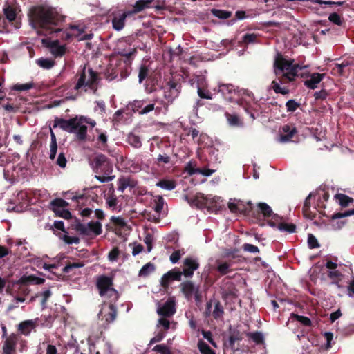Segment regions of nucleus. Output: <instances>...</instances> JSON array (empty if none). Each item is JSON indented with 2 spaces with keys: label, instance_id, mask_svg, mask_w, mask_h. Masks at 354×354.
Here are the masks:
<instances>
[{
  "label": "nucleus",
  "instance_id": "nucleus-1",
  "mask_svg": "<svg viewBox=\"0 0 354 354\" xmlns=\"http://www.w3.org/2000/svg\"><path fill=\"white\" fill-rule=\"evenodd\" d=\"M30 23L32 26L38 29V34L50 35L53 32H62L60 36L62 39L77 37L84 32L83 27L71 26L68 29L63 31L55 26L62 20V17L55 8L47 6H38L30 11Z\"/></svg>",
  "mask_w": 354,
  "mask_h": 354
},
{
  "label": "nucleus",
  "instance_id": "nucleus-2",
  "mask_svg": "<svg viewBox=\"0 0 354 354\" xmlns=\"http://www.w3.org/2000/svg\"><path fill=\"white\" fill-rule=\"evenodd\" d=\"M308 67L307 65L294 64L292 59H287L281 54H277L274 62V73L277 79L271 82V88L276 93L288 94L289 89L284 84L294 81L299 75V70Z\"/></svg>",
  "mask_w": 354,
  "mask_h": 354
},
{
  "label": "nucleus",
  "instance_id": "nucleus-3",
  "mask_svg": "<svg viewBox=\"0 0 354 354\" xmlns=\"http://www.w3.org/2000/svg\"><path fill=\"white\" fill-rule=\"evenodd\" d=\"M86 124H89L93 128L96 122L90 118L77 116L69 120L56 119L53 127H59L67 132L75 133L78 139L84 140L87 132Z\"/></svg>",
  "mask_w": 354,
  "mask_h": 354
},
{
  "label": "nucleus",
  "instance_id": "nucleus-4",
  "mask_svg": "<svg viewBox=\"0 0 354 354\" xmlns=\"http://www.w3.org/2000/svg\"><path fill=\"white\" fill-rule=\"evenodd\" d=\"M218 92L229 101H236L239 104L243 106L245 111H248V107L254 101L253 95L245 90H237L231 84H219Z\"/></svg>",
  "mask_w": 354,
  "mask_h": 354
},
{
  "label": "nucleus",
  "instance_id": "nucleus-5",
  "mask_svg": "<svg viewBox=\"0 0 354 354\" xmlns=\"http://www.w3.org/2000/svg\"><path fill=\"white\" fill-rule=\"evenodd\" d=\"M99 74L90 67L84 66L80 73L79 78L74 89L95 93L100 83Z\"/></svg>",
  "mask_w": 354,
  "mask_h": 354
},
{
  "label": "nucleus",
  "instance_id": "nucleus-6",
  "mask_svg": "<svg viewBox=\"0 0 354 354\" xmlns=\"http://www.w3.org/2000/svg\"><path fill=\"white\" fill-rule=\"evenodd\" d=\"M97 288L100 290V294L104 298L107 304H113L116 302L119 297L118 292L112 287V280L111 278L105 276L100 277L97 280Z\"/></svg>",
  "mask_w": 354,
  "mask_h": 354
},
{
  "label": "nucleus",
  "instance_id": "nucleus-7",
  "mask_svg": "<svg viewBox=\"0 0 354 354\" xmlns=\"http://www.w3.org/2000/svg\"><path fill=\"white\" fill-rule=\"evenodd\" d=\"M92 167L96 173L110 174L113 167L106 156L102 154L97 155L93 160Z\"/></svg>",
  "mask_w": 354,
  "mask_h": 354
},
{
  "label": "nucleus",
  "instance_id": "nucleus-8",
  "mask_svg": "<svg viewBox=\"0 0 354 354\" xmlns=\"http://www.w3.org/2000/svg\"><path fill=\"white\" fill-rule=\"evenodd\" d=\"M77 230L83 235L93 237L102 233V225L98 221H91L78 225Z\"/></svg>",
  "mask_w": 354,
  "mask_h": 354
},
{
  "label": "nucleus",
  "instance_id": "nucleus-9",
  "mask_svg": "<svg viewBox=\"0 0 354 354\" xmlns=\"http://www.w3.org/2000/svg\"><path fill=\"white\" fill-rule=\"evenodd\" d=\"M116 314L117 311L115 305L113 304H107L104 301L98 314V317L106 323H110L115 319Z\"/></svg>",
  "mask_w": 354,
  "mask_h": 354
},
{
  "label": "nucleus",
  "instance_id": "nucleus-10",
  "mask_svg": "<svg viewBox=\"0 0 354 354\" xmlns=\"http://www.w3.org/2000/svg\"><path fill=\"white\" fill-rule=\"evenodd\" d=\"M180 290L184 294L185 297L190 299L194 297L196 301L200 300L199 286L194 285L192 281H187L181 283Z\"/></svg>",
  "mask_w": 354,
  "mask_h": 354
},
{
  "label": "nucleus",
  "instance_id": "nucleus-11",
  "mask_svg": "<svg viewBox=\"0 0 354 354\" xmlns=\"http://www.w3.org/2000/svg\"><path fill=\"white\" fill-rule=\"evenodd\" d=\"M180 85L177 83L169 81L164 87V97L169 102H172L180 93Z\"/></svg>",
  "mask_w": 354,
  "mask_h": 354
},
{
  "label": "nucleus",
  "instance_id": "nucleus-12",
  "mask_svg": "<svg viewBox=\"0 0 354 354\" xmlns=\"http://www.w3.org/2000/svg\"><path fill=\"white\" fill-rule=\"evenodd\" d=\"M175 301L169 298L163 304H158L157 313L162 317H171L176 313Z\"/></svg>",
  "mask_w": 354,
  "mask_h": 354
},
{
  "label": "nucleus",
  "instance_id": "nucleus-13",
  "mask_svg": "<svg viewBox=\"0 0 354 354\" xmlns=\"http://www.w3.org/2000/svg\"><path fill=\"white\" fill-rule=\"evenodd\" d=\"M42 43L50 49V53L55 57H62L66 53V46L64 45H61L58 40L49 41L47 39H42Z\"/></svg>",
  "mask_w": 354,
  "mask_h": 354
},
{
  "label": "nucleus",
  "instance_id": "nucleus-14",
  "mask_svg": "<svg viewBox=\"0 0 354 354\" xmlns=\"http://www.w3.org/2000/svg\"><path fill=\"white\" fill-rule=\"evenodd\" d=\"M18 342V337L15 334H11L6 337L2 347V354H17L16 346Z\"/></svg>",
  "mask_w": 354,
  "mask_h": 354
},
{
  "label": "nucleus",
  "instance_id": "nucleus-15",
  "mask_svg": "<svg viewBox=\"0 0 354 354\" xmlns=\"http://www.w3.org/2000/svg\"><path fill=\"white\" fill-rule=\"evenodd\" d=\"M183 264L184 268L182 273L185 277H192L194 272L199 267L198 261L192 257L186 258L183 261Z\"/></svg>",
  "mask_w": 354,
  "mask_h": 354
},
{
  "label": "nucleus",
  "instance_id": "nucleus-16",
  "mask_svg": "<svg viewBox=\"0 0 354 354\" xmlns=\"http://www.w3.org/2000/svg\"><path fill=\"white\" fill-rule=\"evenodd\" d=\"M182 274V272L177 268L167 272L161 278V286L164 288H166L172 281H180Z\"/></svg>",
  "mask_w": 354,
  "mask_h": 354
},
{
  "label": "nucleus",
  "instance_id": "nucleus-17",
  "mask_svg": "<svg viewBox=\"0 0 354 354\" xmlns=\"http://www.w3.org/2000/svg\"><path fill=\"white\" fill-rule=\"evenodd\" d=\"M207 84L204 77H198L197 80V93L198 96L203 99L212 100L213 94L207 89Z\"/></svg>",
  "mask_w": 354,
  "mask_h": 354
},
{
  "label": "nucleus",
  "instance_id": "nucleus-18",
  "mask_svg": "<svg viewBox=\"0 0 354 354\" xmlns=\"http://www.w3.org/2000/svg\"><path fill=\"white\" fill-rule=\"evenodd\" d=\"M296 133V129L294 127L289 125H284L281 131L278 138V141L280 142H289Z\"/></svg>",
  "mask_w": 354,
  "mask_h": 354
},
{
  "label": "nucleus",
  "instance_id": "nucleus-19",
  "mask_svg": "<svg viewBox=\"0 0 354 354\" xmlns=\"http://www.w3.org/2000/svg\"><path fill=\"white\" fill-rule=\"evenodd\" d=\"M129 15H131V12H124L118 15H115L112 19L113 28L115 30H121L124 26L125 19Z\"/></svg>",
  "mask_w": 354,
  "mask_h": 354
},
{
  "label": "nucleus",
  "instance_id": "nucleus-20",
  "mask_svg": "<svg viewBox=\"0 0 354 354\" xmlns=\"http://www.w3.org/2000/svg\"><path fill=\"white\" fill-rule=\"evenodd\" d=\"M324 74L315 73L310 75L309 79L304 81V85L308 88L315 89L317 88L318 84L323 80Z\"/></svg>",
  "mask_w": 354,
  "mask_h": 354
},
{
  "label": "nucleus",
  "instance_id": "nucleus-21",
  "mask_svg": "<svg viewBox=\"0 0 354 354\" xmlns=\"http://www.w3.org/2000/svg\"><path fill=\"white\" fill-rule=\"evenodd\" d=\"M35 328V322L26 320L21 322L18 326L19 331L24 335H28L31 330Z\"/></svg>",
  "mask_w": 354,
  "mask_h": 354
},
{
  "label": "nucleus",
  "instance_id": "nucleus-22",
  "mask_svg": "<svg viewBox=\"0 0 354 354\" xmlns=\"http://www.w3.org/2000/svg\"><path fill=\"white\" fill-rule=\"evenodd\" d=\"M3 13L6 19L10 21H13L16 18V10L13 6L10 4H6L3 6Z\"/></svg>",
  "mask_w": 354,
  "mask_h": 354
},
{
  "label": "nucleus",
  "instance_id": "nucleus-23",
  "mask_svg": "<svg viewBox=\"0 0 354 354\" xmlns=\"http://www.w3.org/2000/svg\"><path fill=\"white\" fill-rule=\"evenodd\" d=\"M156 266L152 263H147L144 265L138 272V277H147L154 272Z\"/></svg>",
  "mask_w": 354,
  "mask_h": 354
},
{
  "label": "nucleus",
  "instance_id": "nucleus-24",
  "mask_svg": "<svg viewBox=\"0 0 354 354\" xmlns=\"http://www.w3.org/2000/svg\"><path fill=\"white\" fill-rule=\"evenodd\" d=\"M243 206L242 201L239 200L231 199L228 203V208L233 213L243 212Z\"/></svg>",
  "mask_w": 354,
  "mask_h": 354
},
{
  "label": "nucleus",
  "instance_id": "nucleus-25",
  "mask_svg": "<svg viewBox=\"0 0 354 354\" xmlns=\"http://www.w3.org/2000/svg\"><path fill=\"white\" fill-rule=\"evenodd\" d=\"M225 116L230 126L241 127L243 125L242 121L236 114H230L226 112Z\"/></svg>",
  "mask_w": 354,
  "mask_h": 354
},
{
  "label": "nucleus",
  "instance_id": "nucleus-26",
  "mask_svg": "<svg viewBox=\"0 0 354 354\" xmlns=\"http://www.w3.org/2000/svg\"><path fill=\"white\" fill-rule=\"evenodd\" d=\"M152 0H139L133 6V10L129 11L131 15L139 12L149 6Z\"/></svg>",
  "mask_w": 354,
  "mask_h": 354
},
{
  "label": "nucleus",
  "instance_id": "nucleus-27",
  "mask_svg": "<svg viewBox=\"0 0 354 354\" xmlns=\"http://www.w3.org/2000/svg\"><path fill=\"white\" fill-rule=\"evenodd\" d=\"M216 270L221 274H226L230 272V268L232 266L230 263L222 261L220 260L216 261Z\"/></svg>",
  "mask_w": 354,
  "mask_h": 354
},
{
  "label": "nucleus",
  "instance_id": "nucleus-28",
  "mask_svg": "<svg viewBox=\"0 0 354 354\" xmlns=\"http://www.w3.org/2000/svg\"><path fill=\"white\" fill-rule=\"evenodd\" d=\"M156 186L165 190H172L176 187V183L171 180H162L156 183Z\"/></svg>",
  "mask_w": 354,
  "mask_h": 354
},
{
  "label": "nucleus",
  "instance_id": "nucleus-29",
  "mask_svg": "<svg viewBox=\"0 0 354 354\" xmlns=\"http://www.w3.org/2000/svg\"><path fill=\"white\" fill-rule=\"evenodd\" d=\"M335 198L339 204L342 207H346L353 201V198L343 194H336Z\"/></svg>",
  "mask_w": 354,
  "mask_h": 354
},
{
  "label": "nucleus",
  "instance_id": "nucleus-30",
  "mask_svg": "<svg viewBox=\"0 0 354 354\" xmlns=\"http://www.w3.org/2000/svg\"><path fill=\"white\" fill-rule=\"evenodd\" d=\"M127 142L135 148H140L142 146V142L139 136L133 133L128 135Z\"/></svg>",
  "mask_w": 354,
  "mask_h": 354
},
{
  "label": "nucleus",
  "instance_id": "nucleus-31",
  "mask_svg": "<svg viewBox=\"0 0 354 354\" xmlns=\"http://www.w3.org/2000/svg\"><path fill=\"white\" fill-rule=\"evenodd\" d=\"M68 205V203L66 201L61 198L55 199L50 203L53 212L58 211L59 209L65 208Z\"/></svg>",
  "mask_w": 354,
  "mask_h": 354
},
{
  "label": "nucleus",
  "instance_id": "nucleus-32",
  "mask_svg": "<svg viewBox=\"0 0 354 354\" xmlns=\"http://www.w3.org/2000/svg\"><path fill=\"white\" fill-rule=\"evenodd\" d=\"M197 346L201 354H216L215 352L201 339L198 340Z\"/></svg>",
  "mask_w": 354,
  "mask_h": 354
},
{
  "label": "nucleus",
  "instance_id": "nucleus-33",
  "mask_svg": "<svg viewBox=\"0 0 354 354\" xmlns=\"http://www.w3.org/2000/svg\"><path fill=\"white\" fill-rule=\"evenodd\" d=\"M106 204L112 210L116 209L118 205L117 197L113 194L107 195L106 197Z\"/></svg>",
  "mask_w": 354,
  "mask_h": 354
},
{
  "label": "nucleus",
  "instance_id": "nucleus-34",
  "mask_svg": "<svg viewBox=\"0 0 354 354\" xmlns=\"http://www.w3.org/2000/svg\"><path fill=\"white\" fill-rule=\"evenodd\" d=\"M247 336L257 344H262L264 342V337L261 332L250 333Z\"/></svg>",
  "mask_w": 354,
  "mask_h": 354
},
{
  "label": "nucleus",
  "instance_id": "nucleus-35",
  "mask_svg": "<svg viewBox=\"0 0 354 354\" xmlns=\"http://www.w3.org/2000/svg\"><path fill=\"white\" fill-rule=\"evenodd\" d=\"M37 64L41 68L49 69L51 68L54 65L55 62L48 58H40L37 60Z\"/></svg>",
  "mask_w": 354,
  "mask_h": 354
},
{
  "label": "nucleus",
  "instance_id": "nucleus-36",
  "mask_svg": "<svg viewBox=\"0 0 354 354\" xmlns=\"http://www.w3.org/2000/svg\"><path fill=\"white\" fill-rule=\"evenodd\" d=\"M185 170L190 176L200 172V169L196 167V164L194 161H189L186 165Z\"/></svg>",
  "mask_w": 354,
  "mask_h": 354
},
{
  "label": "nucleus",
  "instance_id": "nucleus-37",
  "mask_svg": "<svg viewBox=\"0 0 354 354\" xmlns=\"http://www.w3.org/2000/svg\"><path fill=\"white\" fill-rule=\"evenodd\" d=\"M154 210L156 213L160 214L164 207V199L162 196H158L154 198Z\"/></svg>",
  "mask_w": 354,
  "mask_h": 354
},
{
  "label": "nucleus",
  "instance_id": "nucleus-38",
  "mask_svg": "<svg viewBox=\"0 0 354 354\" xmlns=\"http://www.w3.org/2000/svg\"><path fill=\"white\" fill-rule=\"evenodd\" d=\"M277 229L281 232L292 233L295 230V225L292 223H281L277 225Z\"/></svg>",
  "mask_w": 354,
  "mask_h": 354
},
{
  "label": "nucleus",
  "instance_id": "nucleus-39",
  "mask_svg": "<svg viewBox=\"0 0 354 354\" xmlns=\"http://www.w3.org/2000/svg\"><path fill=\"white\" fill-rule=\"evenodd\" d=\"M33 87L32 82H28L25 84H16L12 86V89L18 91H27Z\"/></svg>",
  "mask_w": 354,
  "mask_h": 354
},
{
  "label": "nucleus",
  "instance_id": "nucleus-40",
  "mask_svg": "<svg viewBox=\"0 0 354 354\" xmlns=\"http://www.w3.org/2000/svg\"><path fill=\"white\" fill-rule=\"evenodd\" d=\"M259 209L264 216L269 217L271 216L272 211L269 205L264 203H260L258 205Z\"/></svg>",
  "mask_w": 354,
  "mask_h": 354
},
{
  "label": "nucleus",
  "instance_id": "nucleus-41",
  "mask_svg": "<svg viewBox=\"0 0 354 354\" xmlns=\"http://www.w3.org/2000/svg\"><path fill=\"white\" fill-rule=\"evenodd\" d=\"M153 351L158 352L160 354H172L169 348L165 344H158L155 346Z\"/></svg>",
  "mask_w": 354,
  "mask_h": 354
},
{
  "label": "nucleus",
  "instance_id": "nucleus-42",
  "mask_svg": "<svg viewBox=\"0 0 354 354\" xmlns=\"http://www.w3.org/2000/svg\"><path fill=\"white\" fill-rule=\"evenodd\" d=\"M223 309L219 302H216L214 306L212 315L215 319H218L223 316Z\"/></svg>",
  "mask_w": 354,
  "mask_h": 354
},
{
  "label": "nucleus",
  "instance_id": "nucleus-43",
  "mask_svg": "<svg viewBox=\"0 0 354 354\" xmlns=\"http://www.w3.org/2000/svg\"><path fill=\"white\" fill-rule=\"evenodd\" d=\"M291 317L295 319L297 321L299 322L304 326H310L311 324L310 319L306 317L292 314Z\"/></svg>",
  "mask_w": 354,
  "mask_h": 354
},
{
  "label": "nucleus",
  "instance_id": "nucleus-44",
  "mask_svg": "<svg viewBox=\"0 0 354 354\" xmlns=\"http://www.w3.org/2000/svg\"><path fill=\"white\" fill-rule=\"evenodd\" d=\"M148 74H149L148 68L145 65H142L140 68L139 75H138L139 82L142 83V81L147 77Z\"/></svg>",
  "mask_w": 354,
  "mask_h": 354
},
{
  "label": "nucleus",
  "instance_id": "nucleus-45",
  "mask_svg": "<svg viewBox=\"0 0 354 354\" xmlns=\"http://www.w3.org/2000/svg\"><path fill=\"white\" fill-rule=\"evenodd\" d=\"M83 266H84V264L80 262H75V263H69V264L66 265L63 268V272H66V273H68L73 268H82Z\"/></svg>",
  "mask_w": 354,
  "mask_h": 354
},
{
  "label": "nucleus",
  "instance_id": "nucleus-46",
  "mask_svg": "<svg viewBox=\"0 0 354 354\" xmlns=\"http://www.w3.org/2000/svg\"><path fill=\"white\" fill-rule=\"evenodd\" d=\"M171 158L170 157L164 153V154H159L156 159V162L158 165H160L161 164H168L170 162Z\"/></svg>",
  "mask_w": 354,
  "mask_h": 354
},
{
  "label": "nucleus",
  "instance_id": "nucleus-47",
  "mask_svg": "<svg viewBox=\"0 0 354 354\" xmlns=\"http://www.w3.org/2000/svg\"><path fill=\"white\" fill-rule=\"evenodd\" d=\"M243 249L244 251L250 252V253H258L259 252V250L258 247L250 244V243H245L243 245Z\"/></svg>",
  "mask_w": 354,
  "mask_h": 354
},
{
  "label": "nucleus",
  "instance_id": "nucleus-48",
  "mask_svg": "<svg viewBox=\"0 0 354 354\" xmlns=\"http://www.w3.org/2000/svg\"><path fill=\"white\" fill-rule=\"evenodd\" d=\"M120 254V251L118 248H114L113 250L110 251L108 254V259L110 261H116L118 260V256Z\"/></svg>",
  "mask_w": 354,
  "mask_h": 354
},
{
  "label": "nucleus",
  "instance_id": "nucleus-49",
  "mask_svg": "<svg viewBox=\"0 0 354 354\" xmlns=\"http://www.w3.org/2000/svg\"><path fill=\"white\" fill-rule=\"evenodd\" d=\"M54 212L59 216L65 219H69L71 218V212L68 210L65 209V208L59 209L58 211H55Z\"/></svg>",
  "mask_w": 354,
  "mask_h": 354
},
{
  "label": "nucleus",
  "instance_id": "nucleus-50",
  "mask_svg": "<svg viewBox=\"0 0 354 354\" xmlns=\"http://www.w3.org/2000/svg\"><path fill=\"white\" fill-rule=\"evenodd\" d=\"M308 245L310 248H316L319 246L317 239L310 234L308 236Z\"/></svg>",
  "mask_w": 354,
  "mask_h": 354
},
{
  "label": "nucleus",
  "instance_id": "nucleus-51",
  "mask_svg": "<svg viewBox=\"0 0 354 354\" xmlns=\"http://www.w3.org/2000/svg\"><path fill=\"white\" fill-rule=\"evenodd\" d=\"M170 322L165 317H160L157 324V328L162 326L165 330H167L170 327Z\"/></svg>",
  "mask_w": 354,
  "mask_h": 354
},
{
  "label": "nucleus",
  "instance_id": "nucleus-52",
  "mask_svg": "<svg viewBox=\"0 0 354 354\" xmlns=\"http://www.w3.org/2000/svg\"><path fill=\"white\" fill-rule=\"evenodd\" d=\"M166 333L159 331L158 332L156 335L150 340L149 345L153 344L156 342H159L163 339V338L165 337Z\"/></svg>",
  "mask_w": 354,
  "mask_h": 354
},
{
  "label": "nucleus",
  "instance_id": "nucleus-53",
  "mask_svg": "<svg viewBox=\"0 0 354 354\" xmlns=\"http://www.w3.org/2000/svg\"><path fill=\"white\" fill-rule=\"evenodd\" d=\"M144 100L134 101L132 104V109L134 112H137L140 115V111L142 109L144 105Z\"/></svg>",
  "mask_w": 354,
  "mask_h": 354
},
{
  "label": "nucleus",
  "instance_id": "nucleus-54",
  "mask_svg": "<svg viewBox=\"0 0 354 354\" xmlns=\"http://www.w3.org/2000/svg\"><path fill=\"white\" fill-rule=\"evenodd\" d=\"M213 14L221 19H227L231 15V13L230 12L223 11L221 10H213Z\"/></svg>",
  "mask_w": 354,
  "mask_h": 354
},
{
  "label": "nucleus",
  "instance_id": "nucleus-55",
  "mask_svg": "<svg viewBox=\"0 0 354 354\" xmlns=\"http://www.w3.org/2000/svg\"><path fill=\"white\" fill-rule=\"evenodd\" d=\"M183 252H181L180 250H176L174 251L170 256L169 259L172 263H177L182 255L183 254Z\"/></svg>",
  "mask_w": 354,
  "mask_h": 354
},
{
  "label": "nucleus",
  "instance_id": "nucleus-56",
  "mask_svg": "<svg viewBox=\"0 0 354 354\" xmlns=\"http://www.w3.org/2000/svg\"><path fill=\"white\" fill-rule=\"evenodd\" d=\"M95 178L101 183H107L113 180L115 176H110V174H104L103 176H95Z\"/></svg>",
  "mask_w": 354,
  "mask_h": 354
},
{
  "label": "nucleus",
  "instance_id": "nucleus-57",
  "mask_svg": "<svg viewBox=\"0 0 354 354\" xmlns=\"http://www.w3.org/2000/svg\"><path fill=\"white\" fill-rule=\"evenodd\" d=\"M328 19L330 21L337 24V25H341L342 24V19L339 15L334 12L329 15Z\"/></svg>",
  "mask_w": 354,
  "mask_h": 354
},
{
  "label": "nucleus",
  "instance_id": "nucleus-58",
  "mask_svg": "<svg viewBox=\"0 0 354 354\" xmlns=\"http://www.w3.org/2000/svg\"><path fill=\"white\" fill-rule=\"evenodd\" d=\"M202 335L213 346L216 347V344L212 339V335L210 331H202Z\"/></svg>",
  "mask_w": 354,
  "mask_h": 354
},
{
  "label": "nucleus",
  "instance_id": "nucleus-59",
  "mask_svg": "<svg viewBox=\"0 0 354 354\" xmlns=\"http://www.w3.org/2000/svg\"><path fill=\"white\" fill-rule=\"evenodd\" d=\"M351 215H354V209L351 210L346 211L344 214L342 213H336L333 215V219H339L345 216H349Z\"/></svg>",
  "mask_w": 354,
  "mask_h": 354
},
{
  "label": "nucleus",
  "instance_id": "nucleus-60",
  "mask_svg": "<svg viewBox=\"0 0 354 354\" xmlns=\"http://www.w3.org/2000/svg\"><path fill=\"white\" fill-rule=\"evenodd\" d=\"M154 109V104H145V102H144V105L142 109L140 111V115L147 114Z\"/></svg>",
  "mask_w": 354,
  "mask_h": 354
},
{
  "label": "nucleus",
  "instance_id": "nucleus-61",
  "mask_svg": "<svg viewBox=\"0 0 354 354\" xmlns=\"http://www.w3.org/2000/svg\"><path fill=\"white\" fill-rule=\"evenodd\" d=\"M257 35L255 34H246L243 37V41L245 44L254 43L256 41Z\"/></svg>",
  "mask_w": 354,
  "mask_h": 354
},
{
  "label": "nucleus",
  "instance_id": "nucleus-62",
  "mask_svg": "<svg viewBox=\"0 0 354 354\" xmlns=\"http://www.w3.org/2000/svg\"><path fill=\"white\" fill-rule=\"evenodd\" d=\"M286 106L288 111H295L298 107V104L294 100H290L286 102Z\"/></svg>",
  "mask_w": 354,
  "mask_h": 354
},
{
  "label": "nucleus",
  "instance_id": "nucleus-63",
  "mask_svg": "<svg viewBox=\"0 0 354 354\" xmlns=\"http://www.w3.org/2000/svg\"><path fill=\"white\" fill-rule=\"evenodd\" d=\"M349 65L350 63L348 62H343L342 64H335V67L334 68L333 70L336 69L337 73H339V74H342L343 69Z\"/></svg>",
  "mask_w": 354,
  "mask_h": 354
},
{
  "label": "nucleus",
  "instance_id": "nucleus-64",
  "mask_svg": "<svg viewBox=\"0 0 354 354\" xmlns=\"http://www.w3.org/2000/svg\"><path fill=\"white\" fill-rule=\"evenodd\" d=\"M332 223H331V228L334 230H339L341 229L344 225V222L343 221H336L335 220L336 219H333L332 218Z\"/></svg>",
  "mask_w": 354,
  "mask_h": 354
}]
</instances>
